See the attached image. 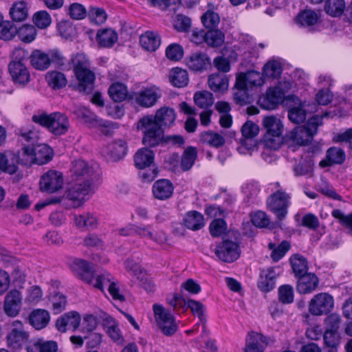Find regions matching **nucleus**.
<instances>
[{
    "label": "nucleus",
    "mask_w": 352,
    "mask_h": 352,
    "mask_svg": "<svg viewBox=\"0 0 352 352\" xmlns=\"http://www.w3.org/2000/svg\"><path fill=\"white\" fill-rule=\"evenodd\" d=\"M140 43L144 50L153 52L159 47L160 38L157 34L153 32H146L140 36Z\"/></svg>",
    "instance_id": "37"
},
{
    "label": "nucleus",
    "mask_w": 352,
    "mask_h": 352,
    "mask_svg": "<svg viewBox=\"0 0 352 352\" xmlns=\"http://www.w3.org/2000/svg\"><path fill=\"white\" fill-rule=\"evenodd\" d=\"M38 140V133L32 129H25L21 133V141L27 143L26 146L30 147L37 144Z\"/></svg>",
    "instance_id": "60"
},
{
    "label": "nucleus",
    "mask_w": 352,
    "mask_h": 352,
    "mask_svg": "<svg viewBox=\"0 0 352 352\" xmlns=\"http://www.w3.org/2000/svg\"><path fill=\"white\" fill-rule=\"evenodd\" d=\"M173 186L168 179H160L154 183L152 191L154 197L160 200H165L171 197Z\"/></svg>",
    "instance_id": "25"
},
{
    "label": "nucleus",
    "mask_w": 352,
    "mask_h": 352,
    "mask_svg": "<svg viewBox=\"0 0 352 352\" xmlns=\"http://www.w3.org/2000/svg\"><path fill=\"white\" fill-rule=\"evenodd\" d=\"M160 97L161 91L159 88L155 86L146 88L132 95V99L134 100L138 104L143 107H151L153 106Z\"/></svg>",
    "instance_id": "15"
},
{
    "label": "nucleus",
    "mask_w": 352,
    "mask_h": 352,
    "mask_svg": "<svg viewBox=\"0 0 352 352\" xmlns=\"http://www.w3.org/2000/svg\"><path fill=\"white\" fill-rule=\"evenodd\" d=\"M155 122H157L160 127L171 126L176 119V113L174 109L164 107L158 109L155 116H153Z\"/></svg>",
    "instance_id": "26"
},
{
    "label": "nucleus",
    "mask_w": 352,
    "mask_h": 352,
    "mask_svg": "<svg viewBox=\"0 0 352 352\" xmlns=\"http://www.w3.org/2000/svg\"><path fill=\"white\" fill-rule=\"evenodd\" d=\"M183 222L187 228L192 230H199L205 225L204 215L196 210L188 212L183 219Z\"/></svg>",
    "instance_id": "30"
},
{
    "label": "nucleus",
    "mask_w": 352,
    "mask_h": 352,
    "mask_svg": "<svg viewBox=\"0 0 352 352\" xmlns=\"http://www.w3.org/2000/svg\"><path fill=\"white\" fill-rule=\"evenodd\" d=\"M169 79L171 84L175 87H185L188 82V72L179 67L174 68L170 72Z\"/></svg>",
    "instance_id": "40"
},
{
    "label": "nucleus",
    "mask_w": 352,
    "mask_h": 352,
    "mask_svg": "<svg viewBox=\"0 0 352 352\" xmlns=\"http://www.w3.org/2000/svg\"><path fill=\"white\" fill-rule=\"evenodd\" d=\"M8 70L15 83L25 85L30 80V72L23 63L10 62Z\"/></svg>",
    "instance_id": "19"
},
{
    "label": "nucleus",
    "mask_w": 352,
    "mask_h": 352,
    "mask_svg": "<svg viewBox=\"0 0 352 352\" xmlns=\"http://www.w3.org/2000/svg\"><path fill=\"white\" fill-rule=\"evenodd\" d=\"M127 147L125 141L118 140L109 146V155L114 161L123 158L126 154Z\"/></svg>",
    "instance_id": "42"
},
{
    "label": "nucleus",
    "mask_w": 352,
    "mask_h": 352,
    "mask_svg": "<svg viewBox=\"0 0 352 352\" xmlns=\"http://www.w3.org/2000/svg\"><path fill=\"white\" fill-rule=\"evenodd\" d=\"M209 87L216 93H223L229 86L228 78L223 74H212L208 78Z\"/></svg>",
    "instance_id": "29"
},
{
    "label": "nucleus",
    "mask_w": 352,
    "mask_h": 352,
    "mask_svg": "<svg viewBox=\"0 0 352 352\" xmlns=\"http://www.w3.org/2000/svg\"><path fill=\"white\" fill-rule=\"evenodd\" d=\"M332 216L338 219L340 223L347 228L352 234V213L345 215L343 212L339 209H335L331 212Z\"/></svg>",
    "instance_id": "62"
},
{
    "label": "nucleus",
    "mask_w": 352,
    "mask_h": 352,
    "mask_svg": "<svg viewBox=\"0 0 352 352\" xmlns=\"http://www.w3.org/2000/svg\"><path fill=\"white\" fill-rule=\"evenodd\" d=\"M225 40V35L219 30H210L206 32V43L212 47H219Z\"/></svg>",
    "instance_id": "49"
},
{
    "label": "nucleus",
    "mask_w": 352,
    "mask_h": 352,
    "mask_svg": "<svg viewBox=\"0 0 352 352\" xmlns=\"http://www.w3.org/2000/svg\"><path fill=\"white\" fill-rule=\"evenodd\" d=\"M109 96L115 102H121L124 100L127 95L126 87L122 83H114L109 88Z\"/></svg>",
    "instance_id": "47"
},
{
    "label": "nucleus",
    "mask_w": 352,
    "mask_h": 352,
    "mask_svg": "<svg viewBox=\"0 0 352 352\" xmlns=\"http://www.w3.org/2000/svg\"><path fill=\"white\" fill-rule=\"evenodd\" d=\"M344 0H327L324 3L325 12L331 16H340L345 10Z\"/></svg>",
    "instance_id": "43"
},
{
    "label": "nucleus",
    "mask_w": 352,
    "mask_h": 352,
    "mask_svg": "<svg viewBox=\"0 0 352 352\" xmlns=\"http://www.w3.org/2000/svg\"><path fill=\"white\" fill-rule=\"evenodd\" d=\"M46 80L50 86L54 89H60L67 85V78L65 76L59 72H49L46 75Z\"/></svg>",
    "instance_id": "46"
},
{
    "label": "nucleus",
    "mask_w": 352,
    "mask_h": 352,
    "mask_svg": "<svg viewBox=\"0 0 352 352\" xmlns=\"http://www.w3.org/2000/svg\"><path fill=\"white\" fill-rule=\"evenodd\" d=\"M334 305V299L328 293H319L309 302V311L311 314L320 316L329 313Z\"/></svg>",
    "instance_id": "9"
},
{
    "label": "nucleus",
    "mask_w": 352,
    "mask_h": 352,
    "mask_svg": "<svg viewBox=\"0 0 352 352\" xmlns=\"http://www.w3.org/2000/svg\"><path fill=\"white\" fill-rule=\"evenodd\" d=\"M113 280L114 278L111 274L108 272H104L98 275L96 278L94 277V282L89 284L102 291L104 287H109V285L114 282Z\"/></svg>",
    "instance_id": "52"
},
{
    "label": "nucleus",
    "mask_w": 352,
    "mask_h": 352,
    "mask_svg": "<svg viewBox=\"0 0 352 352\" xmlns=\"http://www.w3.org/2000/svg\"><path fill=\"white\" fill-rule=\"evenodd\" d=\"M154 160V153L148 148L139 149L134 156L135 166L139 169H144L149 166Z\"/></svg>",
    "instance_id": "33"
},
{
    "label": "nucleus",
    "mask_w": 352,
    "mask_h": 352,
    "mask_svg": "<svg viewBox=\"0 0 352 352\" xmlns=\"http://www.w3.org/2000/svg\"><path fill=\"white\" fill-rule=\"evenodd\" d=\"M89 19L92 23L103 24L107 20V14L103 9L91 7L88 12Z\"/></svg>",
    "instance_id": "54"
},
{
    "label": "nucleus",
    "mask_w": 352,
    "mask_h": 352,
    "mask_svg": "<svg viewBox=\"0 0 352 352\" xmlns=\"http://www.w3.org/2000/svg\"><path fill=\"white\" fill-rule=\"evenodd\" d=\"M34 122L45 127L48 131L55 135L65 134L69 127V121L67 116L60 112L47 113L45 112L38 113L32 116Z\"/></svg>",
    "instance_id": "4"
},
{
    "label": "nucleus",
    "mask_w": 352,
    "mask_h": 352,
    "mask_svg": "<svg viewBox=\"0 0 352 352\" xmlns=\"http://www.w3.org/2000/svg\"><path fill=\"white\" fill-rule=\"evenodd\" d=\"M322 124V117L314 116L305 125L298 126L287 135L288 148L295 152L298 147L308 144L318 132V127Z\"/></svg>",
    "instance_id": "2"
},
{
    "label": "nucleus",
    "mask_w": 352,
    "mask_h": 352,
    "mask_svg": "<svg viewBox=\"0 0 352 352\" xmlns=\"http://www.w3.org/2000/svg\"><path fill=\"white\" fill-rule=\"evenodd\" d=\"M195 104L202 109L211 107L214 102L212 94L207 91L197 92L194 95Z\"/></svg>",
    "instance_id": "48"
},
{
    "label": "nucleus",
    "mask_w": 352,
    "mask_h": 352,
    "mask_svg": "<svg viewBox=\"0 0 352 352\" xmlns=\"http://www.w3.org/2000/svg\"><path fill=\"white\" fill-rule=\"evenodd\" d=\"M16 32V28L11 21H6L0 24V38L1 39L10 40Z\"/></svg>",
    "instance_id": "55"
},
{
    "label": "nucleus",
    "mask_w": 352,
    "mask_h": 352,
    "mask_svg": "<svg viewBox=\"0 0 352 352\" xmlns=\"http://www.w3.org/2000/svg\"><path fill=\"white\" fill-rule=\"evenodd\" d=\"M74 113L78 118L82 119L85 123L90 124L91 126H107L102 120H99L94 113L85 107H77L74 110Z\"/></svg>",
    "instance_id": "31"
},
{
    "label": "nucleus",
    "mask_w": 352,
    "mask_h": 352,
    "mask_svg": "<svg viewBox=\"0 0 352 352\" xmlns=\"http://www.w3.org/2000/svg\"><path fill=\"white\" fill-rule=\"evenodd\" d=\"M263 124L266 130L263 140L265 147L278 149L283 142V126L280 120L273 116H267L263 118Z\"/></svg>",
    "instance_id": "8"
},
{
    "label": "nucleus",
    "mask_w": 352,
    "mask_h": 352,
    "mask_svg": "<svg viewBox=\"0 0 352 352\" xmlns=\"http://www.w3.org/2000/svg\"><path fill=\"white\" fill-rule=\"evenodd\" d=\"M318 284V278L314 274L306 273L298 277L296 289L300 294H310L316 290Z\"/></svg>",
    "instance_id": "22"
},
{
    "label": "nucleus",
    "mask_w": 352,
    "mask_h": 352,
    "mask_svg": "<svg viewBox=\"0 0 352 352\" xmlns=\"http://www.w3.org/2000/svg\"><path fill=\"white\" fill-rule=\"evenodd\" d=\"M201 22L208 30H216L220 22V18L217 13L209 10L202 15Z\"/></svg>",
    "instance_id": "51"
},
{
    "label": "nucleus",
    "mask_w": 352,
    "mask_h": 352,
    "mask_svg": "<svg viewBox=\"0 0 352 352\" xmlns=\"http://www.w3.org/2000/svg\"><path fill=\"white\" fill-rule=\"evenodd\" d=\"M280 274L279 267H270L260 271L257 287L262 292L267 293L276 287L277 278Z\"/></svg>",
    "instance_id": "13"
},
{
    "label": "nucleus",
    "mask_w": 352,
    "mask_h": 352,
    "mask_svg": "<svg viewBox=\"0 0 352 352\" xmlns=\"http://www.w3.org/2000/svg\"><path fill=\"white\" fill-rule=\"evenodd\" d=\"M200 140L212 147L219 148L225 144V138L218 133L211 131L203 132L200 135Z\"/></svg>",
    "instance_id": "39"
},
{
    "label": "nucleus",
    "mask_w": 352,
    "mask_h": 352,
    "mask_svg": "<svg viewBox=\"0 0 352 352\" xmlns=\"http://www.w3.org/2000/svg\"><path fill=\"white\" fill-rule=\"evenodd\" d=\"M290 263L296 277H300L307 273L309 270L307 259L302 255L295 254L290 258Z\"/></svg>",
    "instance_id": "38"
},
{
    "label": "nucleus",
    "mask_w": 352,
    "mask_h": 352,
    "mask_svg": "<svg viewBox=\"0 0 352 352\" xmlns=\"http://www.w3.org/2000/svg\"><path fill=\"white\" fill-rule=\"evenodd\" d=\"M50 318V314L46 310L36 309L30 314L29 322L35 329H41L47 326Z\"/></svg>",
    "instance_id": "34"
},
{
    "label": "nucleus",
    "mask_w": 352,
    "mask_h": 352,
    "mask_svg": "<svg viewBox=\"0 0 352 352\" xmlns=\"http://www.w3.org/2000/svg\"><path fill=\"white\" fill-rule=\"evenodd\" d=\"M209 228L212 236L219 237L226 232L227 224L223 219L217 218L210 223Z\"/></svg>",
    "instance_id": "56"
},
{
    "label": "nucleus",
    "mask_w": 352,
    "mask_h": 352,
    "mask_svg": "<svg viewBox=\"0 0 352 352\" xmlns=\"http://www.w3.org/2000/svg\"><path fill=\"white\" fill-rule=\"evenodd\" d=\"M197 157L195 148L190 146L185 149L181 157V168L184 171L190 170L193 166Z\"/></svg>",
    "instance_id": "44"
},
{
    "label": "nucleus",
    "mask_w": 352,
    "mask_h": 352,
    "mask_svg": "<svg viewBox=\"0 0 352 352\" xmlns=\"http://www.w3.org/2000/svg\"><path fill=\"white\" fill-rule=\"evenodd\" d=\"M70 267L86 283H92L94 282L93 271L87 261L75 258L71 263Z\"/></svg>",
    "instance_id": "20"
},
{
    "label": "nucleus",
    "mask_w": 352,
    "mask_h": 352,
    "mask_svg": "<svg viewBox=\"0 0 352 352\" xmlns=\"http://www.w3.org/2000/svg\"><path fill=\"white\" fill-rule=\"evenodd\" d=\"M17 159L15 155L11 152L0 153V173H8L10 175L17 170V166L14 164V160Z\"/></svg>",
    "instance_id": "36"
},
{
    "label": "nucleus",
    "mask_w": 352,
    "mask_h": 352,
    "mask_svg": "<svg viewBox=\"0 0 352 352\" xmlns=\"http://www.w3.org/2000/svg\"><path fill=\"white\" fill-rule=\"evenodd\" d=\"M285 98V92L280 87L269 88L266 94L260 98L261 105L266 109H274L281 103Z\"/></svg>",
    "instance_id": "17"
},
{
    "label": "nucleus",
    "mask_w": 352,
    "mask_h": 352,
    "mask_svg": "<svg viewBox=\"0 0 352 352\" xmlns=\"http://www.w3.org/2000/svg\"><path fill=\"white\" fill-rule=\"evenodd\" d=\"M155 320L162 332L166 336L173 335L177 329L173 316L160 305L153 306Z\"/></svg>",
    "instance_id": "10"
},
{
    "label": "nucleus",
    "mask_w": 352,
    "mask_h": 352,
    "mask_svg": "<svg viewBox=\"0 0 352 352\" xmlns=\"http://www.w3.org/2000/svg\"><path fill=\"white\" fill-rule=\"evenodd\" d=\"M6 340L10 348L18 349L29 340V333L21 321L14 320L11 324V329Z\"/></svg>",
    "instance_id": "11"
},
{
    "label": "nucleus",
    "mask_w": 352,
    "mask_h": 352,
    "mask_svg": "<svg viewBox=\"0 0 352 352\" xmlns=\"http://www.w3.org/2000/svg\"><path fill=\"white\" fill-rule=\"evenodd\" d=\"M345 158V153L341 148L332 146L327 151L326 157L320 162L319 166L325 168L335 164H342Z\"/></svg>",
    "instance_id": "23"
},
{
    "label": "nucleus",
    "mask_w": 352,
    "mask_h": 352,
    "mask_svg": "<svg viewBox=\"0 0 352 352\" xmlns=\"http://www.w3.org/2000/svg\"><path fill=\"white\" fill-rule=\"evenodd\" d=\"M74 73L78 82L79 91L90 93L94 88L96 80L94 72L91 69L90 61L82 53H78L71 58Z\"/></svg>",
    "instance_id": "3"
},
{
    "label": "nucleus",
    "mask_w": 352,
    "mask_h": 352,
    "mask_svg": "<svg viewBox=\"0 0 352 352\" xmlns=\"http://www.w3.org/2000/svg\"><path fill=\"white\" fill-rule=\"evenodd\" d=\"M50 301L54 314H58L64 311L66 308L67 300V297L60 292H54L51 294Z\"/></svg>",
    "instance_id": "45"
},
{
    "label": "nucleus",
    "mask_w": 352,
    "mask_h": 352,
    "mask_svg": "<svg viewBox=\"0 0 352 352\" xmlns=\"http://www.w3.org/2000/svg\"><path fill=\"white\" fill-rule=\"evenodd\" d=\"M318 14L311 10H305L300 12L295 19V22L300 27L311 29L318 21Z\"/></svg>",
    "instance_id": "32"
},
{
    "label": "nucleus",
    "mask_w": 352,
    "mask_h": 352,
    "mask_svg": "<svg viewBox=\"0 0 352 352\" xmlns=\"http://www.w3.org/2000/svg\"><path fill=\"white\" fill-rule=\"evenodd\" d=\"M270 186L271 190L275 192L267 198V207L275 214L278 221H280L287 214L290 196L280 188L279 182L270 184Z\"/></svg>",
    "instance_id": "6"
},
{
    "label": "nucleus",
    "mask_w": 352,
    "mask_h": 352,
    "mask_svg": "<svg viewBox=\"0 0 352 352\" xmlns=\"http://www.w3.org/2000/svg\"><path fill=\"white\" fill-rule=\"evenodd\" d=\"M278 298L283 304H289L294 301V289L289 285H284L278 288Z\"/></svg>",
    "instance_id": "58"
},
{
    "label": "nucleus",
    "mask_w": 352,
    "mask_h": 352,
    "mask_svg": "<svg viewBox=\"0 0 352 352\" xmlns=\"http://www.w3.org/2000/svg\"><path fill=\"white\" fill-rule=\"evenodd\" d=\"M23 296L16 289L10 291L6 296L3 302V310L10 317L16 316L21 309Z\"/></svg>",
    "instance_id": "16"
},
{
    "label": "nucleus",
    "mask_w": 352,
    "mask_h": 352,
    "mask_svg": "<svg viewBox=\"0 0 352 352\" xmlns=\"http://www.w3.org/2000/svg\"><path fill=\"white\" fill-rule=\"evenodd\" d=\"M210 65V60L205 53H194L186 58L187 67L192 71L202 72Z\"/></svg>",
    "instance_id": "24"
},
{
    "label": "nucleus",
    "mask_w": 352,
    "mask_h": 352,
    "mask_svg": "<svg viewBox=\"0 0 352 352\" xmlns=\"http://www.w3.org/2000/svg\"><path fill=\"white\" fill-rule=\"evenodd\" d=\"M63 182L62 173L50 170L45 173L40 179V189L49 193L56 192L62 188Z\"/></svg>",
    "instance_id": "12"
},
{
    "label": "nucleus",
    "mask_w": 352,
    "mask_h": 352,
    "mask_svg": "<svg viewBox=\"0 0 352 352\" xmlns=\"http://www.w3.org/2000/svg\"><path fill=\"white\" fill-rule=\"evenodd\" d=\"M267 344L268 340L265 336L252 331L246 338L245 352H263Z\"/></svg>",
    "instance_id": "21"
},
{
    "label": "nucleus",
    "mask_w": 352,
    "mask_h": 352,
    "mask_svg": "<svg viewBox=\"0 0 352 352\" xmlns=\"http://www.w3.org/2000/svg\"><path fill=\"white\" fill-rule=\"evenodd\" d=\"M52 158V150L45 144H37L34 146H24L20 160L22 164L30 166L32 164L43 165Z\"/></svg>",
    "instance_id": "7"
},
{
    "label": "nucleus",
    "mask_w": 352,
    "mask_h": 352,
    "mask_svg": "<svg viewBox=\"0 0 352 352\" xmlns=\"http://www.w3.org/2000/svg\"><path fill=\"white\" fill-rule=\"evenodd\" d=\"M33 20L34 24L40 29L47 28L52 22L50 15L45 10L36 12L33 16Z\"/></svg>",
    "instance_id": "57"
},
{
    "label": "nucleus",
    "mask_w": 352,
    "mask_h": 352,
    "mask_svg": "<svg viewBox=\"0 0 352 352\" xmlns=\"http://www.w3.org/2000/svg\"><path fill=\"white\" fill-rule=\"evenodd\" d=\"M86 10L85 7L78 3L70 5L68 9V14L70 17L75 20H80L86 16Z\"/></svg>",
    "instance_id": "63"
},
{
    "label": "nucleus",
    "mask_w": 352,
    "mask_h": 352,
    "mask_svg": "<svg viewBox=\"0 0 352 352\" xmlns=\"http://www.w3.org/2000/svg\"><path fill=\"white\" fill-rule=\"evenodd\" d=\"M184 52L181 45L173 43L166 50V57L171 60H179L183 57Z\"/></svg>",
    "instance_id": "64"
},
{
    "label": "nucleus",
    "mask_w": 352,
    "mask_h": 352,
    "mask_svg": "<svg viewBox=\"0 0 352 352\" xmlns=\"http://www.w3.org/2000/svg\"><path fill=\"white\" fill-rule=\"evenodd\" d=\"M289 119L294 123L298 124L302 122L306 118V111L304 105L293 107L288 112Z\"/></svg>",
    "instance_id": "59"
},
{
    "label": "nucleus",
    "mask_w": 352,
    "mask_h": 352,
    "mask_svg": "<svg viewBox=\"0 0 352 352\" xmlns=\"http://www.w3.org/2000/svg\"><path fill=\"white\" fill-rule=\"evenodd\" d=\"M80 320V316L77 311H69L58 318L56 326L60 332L76 330L79 327Z\"/></svg>",
    "instance_id": "18"
},
{
    "label": "nucleus",
    "mask_w": 352,
    "mask_h": 352,
    "mask_svg": "<svg viewBox=\"0 0 352 352\" xmlns=\"http://www.w3.org/2000/svg\"><path fill=\"white\" fill-rule=\"evenodd\" d=\"M70 171L73 184L69 188L67 197L74 202L75 207H78L84 202L85 196L94 192L93 181L96 175L93 168L82 160H75Z\"/></svg>",
    "instance_id": "1"
},
{
    "label": "nucleus",
    "mask_w": 352,
    "mask_h": 352,
    "mask_svg": "<svg viewBox=\"0 0 352 352\" xmlns=\"http://www.w3.org/2000/svg\"><path fill=\"white\" fill-rule=\"evenodd\" d=\"M96 40L102 47H111L117 41L118 36L113 30L104 29L98 32Z\"/></svg>",
    "instance_id": "41"
},
{
    "label": "nucleus",
    "mask_w": 352,
    "mask_h": 352,
    "mask_svg": "<svg viewBox=\"0 0 352 352\" xmlns=\"http://www.w3.org/2000/svg\"><path fill=\"white\" fill-rule=\"evenodd\" d=\"M215 254L221 261L232 263L239 257V245L237 243L232 241L224 240L217 246Z\"/></svg>",
    "instance_id": "14"
},
{
    "label": "nucleus",
    "mask_w": 352,
    "mask_h": 352,
    "mask_svg": "<svg viewBox=\"0 0 352 352\" xmlns=\"http://www.w3.org/2000/svg\"><path fill=\"white\" fill-rule=\"evenodd\" d=\"M74 221L77 228L87 230L94 229L98 225L97 216L89 212L80 214H74Z\"/></svg>",
    "instance_id": "27"
},
{
    "label": "nucleus",
    "mask_w": 352,
    "mask_h": 352,
    "mask_svg": "<svg viewBox=\"0 0 352 352\" xmlns=\"http://www.w3.org/2000/svg\"><path fill=\"white\" fill-rule=\"evenodd\" d=\"M17 34L21 41L29 43L36 38V30L33 25L26 24L19 28Z\"/></svg>",
    "instance_id": "50"
},
{
    "label": "nucleus",
    "mask_w": 352,
    "mask_h": 352,
    "mask_svg": "<svg viewBox=\"0 0 352 352\" xmlns=\"http://www.w3.org/2000/svg\"><path fill=\"white\" fill-rule=\"evenodd\" d=\"M137 129L143 133L142 143L146 146L155 147L163 142L164 132L153 115L142 117L137 123Z\"/></svg>",
    "instance_id": "5"
},
{
    "label": "nucleus",
    "mask_w": 352,
    "mask_h": 352,
    "mask_svg": "<svg viewBox=\"0 0 352 352\" xmlns=\"http://www.w3.org/2000/svg\"><path fill=\"white\" fill-rule=\"evenodd\" d=\"M281 72V65L276 60L269 61L263 68V74L267 78H276L280 76Z\"/></svg>",
    "instance_id": "53"
},
{
    "label": "nucleus",
    "mask_w": 352,
    "mask_h": 352,
    "mask_svg": "<svg viewBox=\"0 0 352 352\" xmlns=\"http://www.w3.org/2000/svg\"><path fill=\"white\" fill-rule=\"evenodd\" d=\"M29 6L25 1H19L14 3L11 6L9 14L15 22H22L29 17Z\"/></svg>",
    "instance_id": "28"
},
{
    "label": "nucleus",
    "mask_w": 352,
    "mask_h": 352,
    "mask_svg": "<svg viewBox=\"0 0 352 352\" xmlns=\"http://www.w3.org/2000/svg\"><path fill=\"white\" fill-rule=\"evenodd\" d=\"M30 58L31 65L36 69L45 70L50 65V56L41 50L33 51Z\"/></svg>",
    "instance_id": "35"
},
{
    "label": "nucleus",
    "mask_w": 352,
    "mask_h": 352,
    "mask_svg": "<svg viewBox=\"0 0 352 352\" xmlns=\"http://www.w3.org/2000/svg\"><path fill=\"white\" fill-rule=\"evenodd\" d=\"M36 349L39 352H57L58 344L52 340L38 339L35 342Z\"/></svg>",
    "instance_id": "61"
}]
</instances>
